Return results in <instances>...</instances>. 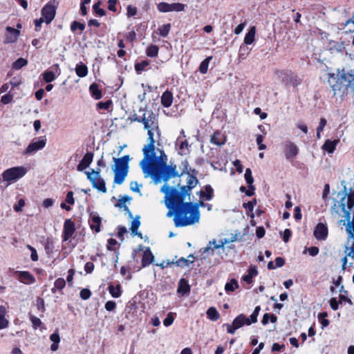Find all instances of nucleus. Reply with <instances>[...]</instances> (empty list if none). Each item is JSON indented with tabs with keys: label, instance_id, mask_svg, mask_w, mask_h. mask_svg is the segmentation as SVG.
<instances>
[{
	"label": "nucleus",
	"instance_id": "f03ea898",
	"mask_svg": "<svg viewBox=\"0 0 354 354\" xmlns=\"http://www.w3.org/2000/svg\"><path fill=\"white\" fill-rule=\"evenodd\" d=\"M160 192L165 194L166 205L175 211L174 221L176 227H185L194 225L199 221L198 207L192 203H183V198L177 189L164 185Z\"/></svg>",
	"mask_w": 354,
	"mask_h": 354
},
{
	"label": "nucleus",
	"instance_id": "1a4fd4ad",
	"mask_svg": "<svg viewBox=\"0 0 354 354\" xmlns=\"http://www.w3.org/2000/svg\"><path fill=\"white\" fill-rule=\"evenodd\" d=\"M249 318L246 317L243 314L238 315L233 321L232 324H226L227 331L230 334H234L238 328L242 327L243 325H250Z\"/></svg>",
	"mask_w": 354,
	"mask_h": 354
},
{
	"label": "nucleus",
	"instance_id": "37998d69",
	"mask_svg": "<svg viewBox=\"0 0 354 354\" xmlns=\"http://www.w3.org/2000/svg\"><path fill=\"white\" fill-rule=\"evenodd\" d=\"M170 29H171L170 24H164V25L160 26L158 28L160 35H161L162 37H167L170 31Z\"/></svg>",
	"mask_w": 354,
	"mask_h": 354
},
{
	"label": "nucleus",
	"instance_id": "473e14b6",
	"mask_svg": "<svg viewBox=\"0 0 354 354\" xmlns=\"http://www.w3.org/2000/svg\"><path fill=\"white\" fill-rule=\"evenodd\" d=\"M50 339L53 342L50 346V349L53 351H56L59 347V343L60 342L59 335L57 333H54L50 336Z\"/></svg>",
	"mask_w": 354,
	"mask_h": 354
},
{
	"label": "nucleus",
	"instance_id": "49530a36",
	"mask_svg": "<svg viewBox=\"0 0 354 354\" xmlns=\"http://www.w3.org/2000/svg\"><path fill=\"white\" fill-rule=\"evenodd\" d=\"M85 28V25L84 24L80 23L77 21H74L71 25V30L73 32H75L76 30L79 29L81 31H83Z\"/></svg>",
	"mask_w": 354,
	"mask_h": 354
},
{
	"label": "nucleus",
	"instance_id": "8fccbe9b",
	"mask_svg": "<svg viewBox=\"0 0 354 354\" xmlns=\"http://www.w3.org/2000/svg\"><path fill=\"white\" fill-rule=\"evenodd\" d=\"M260 310H261V308L259 306H258L255 308L254 310L253 311V313L249 317L250 322H252V323H256L257 322V317H258Z\"/></svg>",
	"mask_w": 354,
	"mask_h": 354
},
{
	"label": "nucleus",
	"instance_id": "ddd939ff",
	"mask_svg": "<svg viewBox=\"0 0 354 354\" xmlns=\"http://www.w3.org/2000/svg\"><path fill=\"white\" fill-rule=\"evenodd\" d=\"M313 234L318 241H324L327 239L328 230L326 225L319 223L315 227Z\"/></svg>",
	"mask_w": 354,
	"mask_h": 354
},
{
	"label": "nucleus",
	"instance_id": "a878e982",
	"mask_svg": "<svg viewBox=\"0 0 354 354\" xmlns=\"http://www.w3.org/2000/svg\"><path fill=\"white\" fill-rule=\"evenodd\" d=\"M173 94L169 91H165L161 96V104L165 107H169L173 102Z\"/></svg>",
	"mask_w": 354,
	"mask_h": 354
},
{
	"label": "nucleus",
	"instance_id": "0e129e2a",
	"mask_svg": "<svg viewBox=\"0 0 354 354\" xmlns=\"http://www.w3.org/2000/svg\"><path fill=\"white\" fill-rule=\"evenodd\" d=\"M66 202L70 205H73L75 203V199L73 198V192L70 191L67 193L66 197L65 199Z\"/></svg>",
	"mask_w": 354,
	"mask_h": 354
},
{
	"label": "nucleus",
	"instance_id": "2eb2a0df",
	"mask_svg": "<svg viewBox=\"0 0 354 354\" xmlns=\"http://www.w3.org/2000/svg\"><path fill=\"white\" fill-rule=\"evenodd\" d=\"M282 73L283 75L282 80L286 85L295 86L301 83V80L292 72L287 71L282 72Z\"/></svg>",
	"mask_w": 354,
	"mask_h": 354
},
{
	"label": "nucleus",
	"instance_id": "9d476101",
	"mask_svg": "<svg viewBox=\"0 0 354 354\" xmlns=\"http://www.w3.org/2000/svg\"><path fill=\"white\" fill-rule=\"evenodd\" d=\"M46 144V138L45 137H39L34 139L27 147L24 152L25 154H34L37 151L44 148Z\"/></svg>",
	"mask_w": 354,
	"mask_h": 354
},
{
	"label": "nucleus",
	"instance_id": "6e6d98bb",
	"mask_svg": "<svg viewBox=\"0 0 354 354\" xmlns=\"http://www.w3.org/2000/svg\"><path fill=\"white\" fill-rule=\"evenodd\" d=\"M25 206V201L22 198L19 199L17 204L15 205L13 208L14 210L17 212H20L22 211L23 207Z\"/></svg>",
	"mask_w": 354,
	"mask_h": 354
},
{
	"label": "nucleus",
	"instance_id": "09e8293b",
	"mask_svg": "<svg viewBox=\"0 0 354 354\" xmlns=\"http://www.w3.org/2000/svg\"><path fill=\"white\" fill-rule=\"evenodd\" d=\"M245 179L248 185H252L254 179L252 175V171L250 168H248L245 170Z\"/></svg>",
	"mask_w": 354,
	"mask_h": 354
},
{
	"label": "nucleus",
	"instance_id": "680f3d73",
	"mask_svg": "<svg viewBox=\"0 0 354 354\" xmlns=\"http://www.w3.org/2000/svg\"><path fill=\"white\" fill-rule=\"evenodd\" d=\"M111 104V102L110 100H108L104 102H99L97 104V107L100 109H104V110H108Z\"/></svg>",
	"mask_w": 354,
	"mask_h": 354
},
{
	"label": "nucleus",
	"instance_id": "e433bc0d",
	"mask_svg": "<svg viewBox=\"0 0 354 354\" xmlns=\"http://www.w3.org/2000/svg\"><path fill=\"white\" fill-rule=\"evenodd\" d=\"M212 56L207 57L206 59H205L201 63L199 68H198L201 73L205 74L207 72L208 66H209V64L210 61L212 60Z\"/></svg>",
	"mask_w": 354,
	"mask_h": 354
},
{
	"label": "nucleus",
	"instance_id": "c85d7f7f",
	"mask_svg": "<svg viewBox=\"0 0 354 354\" xmlns=\"http://www.w3.org/2000/svg\"><path fill=\"white\" fill-rule=\"evenodd\" d=\"M6 312V308L3 306H0V329L6 328L8 326L9 322L5 318Z\"/></svg>",
	"mask_w": 354,
	"mask_h": 354
},
{
	"label": "nucleus",
	"instance_id": "dca6fc26",
	"mask_svg": "<svg viewBox=\"0 0 354 354\" xmlns=\"http://www.w3.org/2000/svg\"><path fill=\"white\" fill-rule=\"evenodd\" d=\"M198 180L197 178L190 174H187L186 185L181 187V192L184 194H189V192L196 186Z\"/></svg>",
	"mask_w": 354,
	"mask_h": 354
},
{
	"label": "nucleus",
	"instance_id": "423d86ee",
	"mask_svg": "<svg viewBox=\"0 0 354 354\" xmlns=\"http://www.w3.org/2000/svg\"><path fill=\"white\" fill-rule=\"evenodd\" d=\"M27 172V168L24 166L13 167L6 169L1 174V176L3 180L10 185L24 177Z\"/></svg>",
	"mask_w": 354,
	"mask_h": 354
},
{
	"label": "nucleus",
	"instance_id": "b1692460",
	"mask_svg": "<svg viewBox=\"0 0 354 354\" xmlns=\"http://www.w3.org/2000/svg\"><path fill=\"white\" fill-rule=\"evenodd\" d=\"M176 145H178V153L180 155H185L189 152V145L186 140L182 139L181 136L177 138Z\"/></svg>",
	"mask_w": 354,
	"mask_h": 354
},
{
	"label": "nucleus",
	"instance_id": "5701e85b",
	"mask_svg": "<svg viewBox=\"0 0 354 354\" xmlns=\"http://www.w3.org/2000/svg\"><path fill=\"white\" fill-rule=\"evenodd\" d=\"M210 142L220 147L225 143L226 138L223 133L217 131L212 136Z\"/></svg>",
	"mask_w": 354,
	"mask_h": 354
},
{
	"label": "nucleus",
	"instance_id": "c9c22d12",
	"mask_svg": "<svg viewBox=\"0 0 354 354\" xmlns=\"http://www.w3.org/2000/svg\"><path fill=\"white\" fill-rule=\"evenodd\" d=\"M257 274V270L256 268H250L248 270V273L243 277V280L248 283H250L252 281V278Z\"/></svg>",
	"mask_w": 354,
	"mask_h": 354
},
{
	"label": "nucleus",
	"instance_id": "a211bd4d",
	"mask_svg": "<svg viewBox=\"0 0 354 354\" xmlns=\"http://www.w3.org/2000/svg\"><path fill=\"white\" fill-rule=\"evenodd\" d=\"M75 223L71 219H66L64 224L63 240L68 241L74 234Z\"/></svg>",
	"mask_w": 354,
	"mask_h": 354
},
{
	"label": "nucleus",
	"instance_id": "aec40b11",
	"mask_svg": "<svg viewBox=\"0 0 354 354\" xmlns=\"http://www.w3.org/2000/svg\"><path fill=\"white\" fill-rule=\"evenodd\" d=\"M18 279L25 284H32L35 282V277L28 271H17Z\"/></svg>",
	"mask_w": 354,
	"mask_h": 354
},
{
	"label": "nucleus",
	"instance_id": "cd10ccee",
	"mask_svg": "<svg viewBox=\"0 0 354 354\" xmlns=\"http://www.w3.org/2000/svg\"><path fill=\"white\" fill-rule=\"evenodd\" d=\"M154 257L149 249L146 250L142 256V265L145 267L151 264L153 261Z\"/></svg>",
	"mask_w": 354,
	"mask_h": 354
},
{
	"label": "nucleus",
	"instance_id": "72a5a7b5",
	"mask_svg": "<svg viewBox=\"0 0 354 354\" xmlns=\"http://www.w3.org/2000/svg\"><path fill=\"white\" fill-rule=\"evenodd\" d=\"M89 91L92 97L95 100H99L102 97L101 91L98 88V86L95 83H93L90 86Z\"/></svg>",
	"mask_w": 354,
	"mask_h": 354
},
{
	"label": "nucleus",
	"instance_id": "6e6552de",
	"mask_svg": "<svg viewBox=\"0 0 354 354\" xmlns=\"http://www.w3.org/2000/svg\"><path fill=\"white\" fill-rule=\"evenodd\" d=\"M100 171V170L95 171L94 169H91V171H85V174L87 176V178L91 183L93 188L102 193H106L107 189L105 185V182L101 177Z\"/></svg>",
	"mask_w": 354,
	"mask_h": 354
},
{
	"label": "nucleus",
	"instance_id": "2f4dec72",
	"mask_svg": "<svg viewBox=\"0 0 354 354\" xmlns=\"http://www.w3.org/2000/svg\"><path fill=\"white\" fill-rule=\"evenodd\" d=\"M75 73L79 77H84L88 74V68L82 63L78 64L75 67Z\"/></svg>",
	"mask_w": 354,
	"mask_h": 354
},
{
	"label": "nucleus",
	"instance_id": "13d9d810",
	"mask_svg": "<svg viewBox=\"0 0 354 354\" xmlns=\"http://www.w3.org/2000/svg\"><path fill=\"white\" fill-rule=\"evenodd\" d=\"M27 248L30 250L31 252V255H30V258L32 259V261H38V255H37V250L35 248L32 247L31 245H27Z\"/></svg>",
	"mask_w": 354,
	"mask_h": 354
},
{
	"label": "nucleus",
	"instance_id": "412c9836",
	"mask_svg": "<svg viewBox=\"0 0 354 354\" xmlns=\"http://www.w3.org/2000/svg\"><path fill=\"white\" fill-rule=\"evenodd\" d=\"M102 218L96 212H92L90 214L89 224L91 228L95 232L100 231V224Z\"/></svg>",
	"mask_w": 354,
	"mask_h": 354
},
{
	"label": "nucleus",
	"instance_id": "774afa93",
	"mask_svg": "<svg viewBox=\"0 0 354 354\" xmlns=\"http://www.w3.org/2000/svg\"><path fill=\"white\" fill-rule=\"evenodd\" d=\"M1 102L2 103L7 104L12 102V95L10 93L6 94L1 97Z\"/></svg>",
	"mask_w": 354,
	"mask_h": 354
},
{
	"label": "nucleus",
	"instance_id": "a19ab883",
	"mask_svg": "<svg viewBox=\"0 0 354 354\" xmlns=\"http://www.w3.org/2000/svg\"><path fill=\"white\" fill-rule=\"evenodd\" d=\"M239 288L238 281L236 279H232L230 282L227 283L225 286L226 292H232Z\"/></svg>",
	"mask_w": 354,
	"mask_h": 354
},
{
	"label": "nucleus",
	"instance_id": "39448f33",
	"mask_svg": "<svg viewBox=\"0 0 354 354\" xmlns=\"http://www.w3.org/2000/svg\"><path fill=\"white\" fill-rule=\"evenodd\" d=\"M113 160L115 163L113 167L114 183L121 185L128 174L130 157L129 155H125L119 158H113Z\"/></svg>",
	"mask_w": 354,
	"mask_h": 354
},
{
	"label": "nucleus",
	"instance_id": "052dcab7",
	"mask_svg": "<svg viewBox=\"0 0 354 354\" xmlns=\"http://www.w3.org/2000/svg\"><path fill=\"white\" fill-rule=\"evenodd\" d=\"M127 11V15L129 17H133L137 14V8L135 6H132L131 5L128 6Z\"/></svg>",
	"mask_w": 354,
	"mask_h": 354
},
{
	"label": "nucleus",
	"instance_id": "a18cd8bd",
	"mask_svg": "<svg viewBox=\"0 0 354 354\" xmlns=\"http://www.w3.org/2000/svg\"><path fill=\"white\" fill-rule=\"evenodd\" d=\"M55 287L52 289V292H55V290L57 288L58 290H62L66 286V281L62 278H59L55 281Z\"/></svg>",
	"mask_w": 354,
	"mask_h": 354
},
{
	"label": "nucleus",
	"instance_id": "bf43d9fd",
	"mask_svg": "<svg viewBox=\"0 0 354 354\" xmlns=\"http://www.w3.org/2000/svg\"><path fill=\"white\" fill-rule=\"evenodd\" d=\"M30 319L35 328H37L41 324L40 319L34 315H30Z\"/></svg>",
	"mask_w": 354,
	"mask_h": 354
},
{
	"label": "nucleus",
	"instance_id": "4d7b16f0",
	"mask_svg": "<svg viewBox=\"0 0 354 354\" xmlns=\"http://www.w3.org/2000/svg\"><path fill=\"white\" fill-rule=\"evenodd\" d=\"M142 187V185L139 184L136 181H132L130 183V189L131 191L134 192L139 193L140 192V187Z\"/></svg>",
	"mask_w": 354,
	"mask_h": 354
},
{
	"label": "nucleus",
	"instance_id": "20e7f679",
	"mask_svg": "<svg viewBox=\"0 0 354 354\" xmlns=\"http://www.w3.org/2000/svg\"><path fill=\"white\" fill-rule=\"evenodd\" d=\"M326 78L334 96H342L349 86L354 87V71L346 73L344 70H338L337 73H327Z\"/></svg>",
	"mask_w": 354,
	"mask_h": 354
},
{
	"label": "nucleus",
	"instance_id": "58836bf2",
	"mask_svg": "<svg viewBox=\"0 0 354 354\" xmlns=\"http://www.w3.org/2000/svg\"><path fill=\"white\" fill-rule=\"evenodd\" d=\"M207 315L212 321H216L219 318V313L214 308H209L207 310Z\"/></svg>",
	"mask_w": 354,
	"mask_h": 354
},
{
	"label": "nucleus",
	"instance_id": "de8ad7c7",
	"mask_svg": "<svg viewBox=\"0 0 354 354\" xmlns=\"http://www.w3.org/2000/svg\"><path fill=\"white\" fill-rule=\"evenodd\" d=\"M44 248L47 254L52 253L54 248L53 241L51 239L48 238L45 243Z\"/></svg>",
	"mask_w": 354,
	"mask_h": 354
},
{
	"label": "nucleus",
	"instance_id": "0eeeda50",
	"mask_svg": "<svg viewBox=\"0 0 354 354\" xmlns=\"http://www.w3.org/2000/svg\"><path fill=\"white\" fill-rule=\"evenodd\" d=\"M139 111L143 112L142 123L144 125V129L145 130H157L159 127L157 115L151 111H145V108L140 107Z\"/></svg>",
	"mask_w": 354,
	"mask_h": 354
},
{
	"label": "nucleus",
	"instance_id": "603ef678",
	"mask_svg": "<svg viewBox=\"0 0 354 354\" xmlns=\"http://www.w3.org/2000/svg\"><path fill=\"white\" fill-rule=\"evenodd\" d=\"M351 24L353 25V28H348L346 31H348V32L354 31V15H353L352 19H349L346 20L345 23L342 24V29L346 28L348 27L349 25Z\"/></svg>",
	"mask_w": 354,
	"mask_h": 354
},
{
	"label": "nucleus",
	"instance_id": "c756f323",
	"mask_svg": "<svg viewBox=\"0 0 354 354\" xmlns=\"http://www.w3.org/2000/svg\"><path fill=\"white\" fill-rule=\"evenodd\" d=\"M338 142V140H334L333 141L330 140H326L322 148L324 150L328 151V153H333Z\"/></svg>",
	"mask_w": 354,
	"mask_h": 354
},
{
	"label": "nucleus",
	"instance_id": "f8f14e48",
	"mask_svg": "<svg viewBox=\"0 0 354 354\" xmlns=\"http://www.w3.org/2000/svg\"><path fill=\"white\" fill-rule=\"evenodd\" d=\"M56 13V7L51 2L47 3L41 10V16L45 19V22L48 24L55 18Z\"/></svg>",
	"mask_w": 354,
	"mask_h": 354
},
{
	"label": "nucleus",
	"instance_id": "bb28decb",
	"mask_svg": "<svg viewBox=\"0 0 354 354\" xmlns=\"http://www.w3.org/2000/svg\"><path fill=\"white\" fill-rule=\"evenodd\" d=\"M177 292L183 295L190 292V286L185 279H181L180 280Z\"/></svg>",
	"mask_w": 354,
	"mask_h": 354
},
{
	"label": "nucleus",
	"instance_id": "5fc2aeb1",
	"mask_svg": "<svg viewBox=\"0 0 354 354\" xmlns=\"http://www.w3.org/2000/svg\"><path fill=\"white\" fill-rule=\"evenodd\" d=\"M174 320V317L173 313H169L167 315V317L164 319L163 324L167 327L169 326L170 325H171L173 324Z\"/></svg>",
	"mask_w": 354,
	"mask_h": 354
},
{
	"label": "nucleus",
	"instance_id": "f3484780",
	"mask_svg": "<svg viewBox=\"0 0 354 354\" xmlns=\"http://www.w3.org/2000/svg\"><path fill=\"white\" fill-rule=\"evenodd\" d=\"M284 153L286 159L294 158L298 153V148L295 144L290 141H286L284 143Z\"/></svg>",
	"mask_w": 354,
	"mask_h": 354
},
{
	"label": "nucleus",
	"instance_id": "9b49d317",
	"mask_svg": "<svg viewBox=\"0 0 354 354\" xmlns=\"http://www.w3.org/2000/svg\"><path fill=\"white\" fill-rule=\"evenodd\" d=\"M185 5L180 3H168L161 2L157 6L158 10L161 12H181L185 10Z\"/></svg>",
	"mask_w": 354,
	"mask_h": 354
},
{
	"label": "nucleus",
	"instance_id": "69168bd1",
	"mask_svg": "<svg viewBox=\"0 0 354 354\" xmlns=\"http://www.w3.org/2000/svg\"><path fill=\"white\" fill-rule=\"evenodd\" d=\"M91 292L88 289H83L80 291V297L83 299H87L91 297Z\"/></svg>",
	"mask_w": 354,
	"mask_h": 354
},
{
	"label": "nucleus",
	"instance_id": "338daca9",
	"mask_svg": "<svg viewBox=\"0 0 354 354\" xmlns=\"http://www.w3.org/2000/svg\"><path fill=\"white\" fill-rule=\"evenodd\" d=\"M37 306L39 310L44 312L45 310L44 301L43 299L38 297L37 299Z\"/></svg>",
	"mask_w": 354,
	"mask_h": 354
},
{
	"label": "nucleus",
	"instance_id": "f257e3e1",
	"mask_svg": "<svg viewBox=\"0 0 354 354\" xmlns=\"http://www.w3.org/2000/svg\"><path fill=\"white\" fill-rule=\"evenodd\" d=\"M147 131L148 143L142 148L144 158L140 161V166L145 176H151L156 184H158L161 180L167 182L178 175L176 166L167 165V156L162 150H159V156H155V142L160 140L161 136L160 128L158 127V129L154 131Z\"/></svg>",
	"mask_w": 354,
	"mask_h": 354
},
{
	"label": "nucleus",
	"instance_id": "3c124183",
	"mask_svg": "<svg viewBox=\"0 0 354 354\" xmlns=\"http://www.w3.org/2000/svg\"><path fill=\"white\" fill-rule=\"evenodd\" d=\"M100 4L101 3L100 1L95 3L93 6V10L97 15L100 16H104L105 15L106 12L102 8H100Z\"/></svg>",
	"mask_w": 354,
	"mask_h": 354
},
{
	"label": "nucleus",
	"instance_id": "4c0bfd02",
	"mask_svg": "<svg viewBox=\"0 0 354 354\" xmlns=\"http://www.w3.org/2000/svg\"><path fill=\"white\" fill-rule=\"evenodd\" d=\"M140 225V222L139 221V217L135 218L132 222L131 225V230L133 234H138L140 236H141L140 233H138V230Z\"/></svg>",
	"mask_w": 354,
	"mask_h": 354
},
{
	"label": "nucleus",
	"instance_id": "4be33fe9",
	"mask_svg": "<svg viewBox=\"0 0 354 354\" xmlns=\"http://www.w3.org/2000/svg\"><path fill=\"white\" fill-rule=\"evenodd\" d=\"M93 153L91 152H87L84 156L83 158L82 159V160L77 165V169L79 171H82L83 170H84L86 168L89 167V165H91V163L93 161Z\"/></svg>",
	"mask_w": 354,
	"mask_h": 354
},
{
	"label": "nucleus",
	"instance_id": "79ce46f5",
	"mask_svg": "<svg viewBox=\"0 0 354 354\" xmlns=\"http://www.w3.org/2000/svg\"><path fill=\"white\" fill-rule=\"evenodd\" d=\"M28 64V61L24 58L17 59L12 64V68L15 70H19Z\"/></svg>",
	"mask_w": 354,
	"mask_h": 354
},
{
	"label": "nucleus",
	"instance_id": "864d4df0",
	"mask_svg": "<svg viewBox=\"0 0 354 354\" xmlns=\"http://www.w3.org/2000/svg\"><path fill=\"white\" fill-rule=\"evenodd\" d=\"M148 65L149 62L146 60H144L140 63H137L135 66V68L138 72L142 71H144Z\"/></svg>",
	"mask_w": 354,
	"mask_h": 354
},
{
	"label": "nucleus",
	"instance_id": "ea45409f",
	"mask_svg": "<svg viewBox=\"0 0 354 354\" xmlns=\"http://www.w3.org/2000/svg\"><path fill=\"white\" fill-rule=\"evenodd\" d=\"M146 53L147 56L155 57L158 53V47L156 45H150L147 47Z\"/></svg>",
	"mask_w": 354,
	"mask_h": 354
},
{
	"label": "nucleus",
	"instance_id": "393cba45",
	"mask_svg": "<svg viewBox=\"0 0 354 354\" xmlns=\"http://www.w3.org/2000/svg\"><path fill=\"white\" fill-rule=\"evenodd\" d=\"M131 198L128 196H123L118 200V203L115 205L116 207L120 209H123L129 216L130 218H132V214L129 210V207L126 205V203L127 201H130Z\"/></svg>",
	"mask_w": 354,
	"mask_h": 354
},
{
	"label": "nucleus",
	"instance_id": "e2e57ef3",
	"mask_svg": "<svg viewBox=\"0 0 354 354\" xmlns=\"http://www.w3.org/2000/svg\"><path fill=\"white\" fill-rule=\"evenodd\" d=\"M116 307V304L113 301H109L105 304V309L108 311H113Z\"/></svg>",
	"mask_w": 354,
	"mask_h": 354
},
{
	"label": "nucleus",
	"instance_id": "c03bdc74",
	"mask_svg": "<svg viewBox=\"0 0 354 354\" xmlns=\"http://www.w3.org/2000/svg\"><path fill=\"white\" fill-rule=\"evenodd\" d=\"M256 203V201H249L246 203H243V207L247 210V214L249 215L251 214V216L253 217V214H252V212H253V209H254V206Z\"/></svg>",
	"mask_w": 354,
	"mask_h": 354
},
{
	"label": "nucleus",
	"instance_id": "f704fd0d",
	"mask_svg": "<svg viewBox=\"0 0 354 354\" xmlns=\"http://www.w3.org/2000/svg\"><path fill=\"white\" fill-rule=\"evenodd\" d=\"M109 291L113 297L118 298L121 295V286L120 284L117 285L116 286L110 285L109 286Z\"/></svg>",
	"mask_w": 354,
	"mask_h": 354
},
{
	"label": "nucleus",
	"instance_id": "6ab92c4d",
	"mask_svg": "<svg viewBox=\"0 0 354 354\" xmlns=\"http://www.w3.org/2000/svg\"><path fill=\"white\" fill-rule=\"evenodd\" d=\"M6 33L5 35L4 42L7 44L15 42L20 35L19 30L15 29L10 26L6 27Z\"/></svg>",
	"mask_w": 354,
	"mask_h": 354
},
{
	"label": "nucleus",
	"instance_id": "7ed1b4c3",
	"mask_svg": "<svg viewBox=\"0 0 354 354\" xmlns=\"http://www.w3.org/2000/svg\"><path fill=\"white\" fill-rule=\"evenodd\" d=\"M354 207V195L345 194L341 200L331 207V214L335 218L339 219V224L346 226L348 234L345 252L346 256L354 258V222H351V210Z\"/></svg>",
	"mask_w": 354,
	"mask_h": 354
},
{
	"label": "nucleus",
	"instance_id": "4468645a",
	"mask_svg": "<svg viewBox=\"0 0 354 354\" xmlns=\"http://www.w3.org/2000/svg\"><path fill=\"white\" fill-rule=\"evenodd\" d=\"M60 69L58 64H54L50 69L43 73V78L46 83H50L55 80L57 75H59Z\"/></svg>",
	"mask_w": 354,
	"mask_h": 354
},
{
	"label": "nucleus",
	"instance_id": "7c9ffc66",
	"mask_svg": "<svg viewBox=\"0 0 354 354\" xmlns=\"http://www.w3.org/2000/svg\"><path fill=\"white\" fill-rule=\"evenodd\" d=\"M256 33V28L254 26L250 28L244 38V43L245 44H251L254 41Z\"/></svg>",
	"mask_w": 354,
	"mask_h": 354
}]
</instances>
